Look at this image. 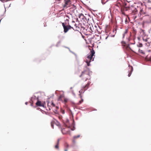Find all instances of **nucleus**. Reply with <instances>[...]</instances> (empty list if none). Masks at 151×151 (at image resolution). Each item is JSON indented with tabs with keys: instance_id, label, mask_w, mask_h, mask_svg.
<instances>
[{
	"instance_id": "5701e85b",
	"label": "nucleus",
	"mask_w": 151,
	"mask_h": 151,
	"mask_svg": "<svg viewBox=\"0 0 151 151\" xmlns=\"http://www.w3.org/2000/svg\"><path fill=\"white\" fill-rule=\"evenodd\" d=\"M27 103H28L27 102H25V104L26 105H27Z\"/></svg>"
},
{
	"instance_id": "72a5a7b5",
	"label": "nucleus",
	"mask_w": 151,
	"mask_h": 151,
	"mask_svg": "<svg viewBox=\"0 0 151 151\" xmlns=\"http://www.w3.org/2000/svg\"><path fill=\"white\" fill-rule=\"evenodd\" d=\"M90 29H91V27H90Z\"/></svg>"
},
{
	"instance_id": "412c9836",
	"label": "nucleus",
	"mask_w": 151,
	"mask_h": 151,
	"mask_svg": "<svg viewBox=\"0 0 151 151\" xmlns=\"http://www.w3.org/2000/svg\"><path fill=\"white\" fill-rule=\"evenodd\" d=\"M90 71V70H89V69L88 68H87V71H88H88Z\"/></svg>"
},
{
	"instance_id": "2eb2a0df",
	"label": "nucleus",
	"mask_w": 151,
	"mask_h": 151,
	"mask_svg": "<svg viewBox=\"0 0 151 151\" xmlns=\"http://www.w3.org/2000/svg\"><path fill=\"white\" fill-rule=\"evenodd\" d=\"M55 121L57 122V123L56 124V125L57 126H59L60 123L58 122H57V121L56 120H55Z\"/></svg>"
},
{
	"instance_id": "0eeeda50",
	"label": "nucleus",
	"mask_w": 151,
	"mask_h": 151,
	"mask_svg": "<svg viewBox=\"0 0 151 151\" xmlns=\"http://www.w3.org/2000/svg\"><path fill=\"white\" fill-rule=\"evenodd\" d=\"M65 127H68L69 128H70V126L69 125V121L68 119H67L65 121Z\"/></svg>"
},
{
	"instance_id": "39448f33",
	"label": "nucleus",
	"mask_w": 151,
	"mask_h": 151,
	"mask_svg": "<svg viewBox=\"0 0 151 151\" xmlns=\"http://www.w3.org/2000/svg\"><path fill=\"white\" fill-rule=\"evenodd\" d=\"M70 4V0H67L65 1V4L64 7L66 8L68 7L69 6V5Z\"/></svg>"
},
{
	"instance_id": "a211bd4d",
	"label": "nucleus",
	"mask_w": 151,
	"mask_h": 151,
	"mask_svg": "<svg viewBox=\"0 0 151 151\" xmlns=\"http://www.w3.org/2000/svg\"><path fill=\"white\" fill-rule=\"evenodd\" d=\"M52 122H51V127H52V128H53V125H52Z\"/></svg>"
},
{
	"instance_id": "cd10ccee",
	"label": "nucleus",
	"mask_w": 151,
	"mask_h": 151,
	"mask_svg": "<svg viewBox=\"0 0 151 151\" xmlns=\"http://www.w3.org/2000/svg\"><path fill=\"white\" fill-rule=\"evenodd\" d=\"M72 87H71L70 88V89H72Z\"/></svg>"
},
{
	"instance_id": "9b49d317",
	"label": "nucleus",
	"mask_w": 151,
	"mask_h": 151,
	"mask_svg": "<svg viewBox=\"0 0 151 151\" xmlns=\"http://www.w3.org/2000/svg\"><path fill=\"white\" fill-rule=\"evenodd\" d=\"M59 139H58V140L57 144L55 146V148H56L58 149V144H59Z\"/></svg>"
},
{
	"instance_id": "6e6552de",
	"label": "nucleus",
	"mask_w": 151,
	"mask_h": 151,
	"mask_svg": "<svg viewBox=\"0 0 151 151\" xmlns=\"http://www.w3.org/2000/svg\"><path fill=\"white\" fill-rule=\"evenodd\" d=\"M86 70H84L83 72H82L81 75L80 76V77H81V76H84V75H88V72L87 73H86Z\"/></svg>"
},
{
	"instance_id": "20e7f679",
	"label": "nucleus",
	"mask_w": 151,
	"mask_h": 151,
	"mask_svg": "<svg viewBox=\"0 0 151 151\" xmlns=\"http://www.w3.org/2000/svg\"><path fill=\"white\" fill-rule=\"evenodd\" d=\"M61 131L63 134H68L70 130L68 128H66L65 129L63 128L62 129Z\"/></svg>"
},
{
	"instance_id": "f8f14e48",
	"label": "nucleus",
	"mask_w": 151,
	"mask_h": 151,
	"mask_svg": "<svg viewBox=\"0 0 151 151\" xmlns=\"http://www.w3.org/2000/svg\"><path fill=\"white\" fill-rule=\"evenodd\" d=\"M31 99L32 101L33 100L35 99L36 96H33L31 98Z\"/></svg>"
},
{
	"instance_id": "423d86ee",
	"label": "nucleus",
	"mask_w": 151,
	"mask_h": 151,
	"mask_svg": "<svg viewBox=\"0 0 151 151\" xmlns=\"http://www.w3.org/2000/svg\"><path fill=\"white\" fill-rule=\"evenodd\" d=\"M36 105L37 106L44 107V105L43 104L41 103V102L40 101H38L36 103Z\"/></svg>"
},
{
	"instance_id": "7c9ffc66",
	"label": "nucleus",
	"mask_w": 151,
	"mask_h": 151,
	"mask_svg": "<svg viewBox=\"0 0 151 151\" xmlns=\"http://www.w3.org/2000/svg\"><path fill=\"white\" fill-rule=\"evenodd\" d=\"M129 40H129V39H128V41H129Z\"/></svg>"
},
{
	"instance_id": "1a4fd4ad",
	"label": "nucleus",
	"mask_w": 151,
	"mask_h": 151,
	"mask_svg": "<svg viewBox=\"0 0 151 151\" xmlns=\"http://www.w3.org/2000/svg\"><path fill=\"white\" fill-rule=\"evenodd\" d=\"M127 32H128V29H126L124 34H123V37H122L123 39L124 37H125L126 34H127Z\"/></svg>"
},
{
	"instance_id": "c85d7f7f",
	"label": "nucleus",
	"mask_w": 151,
	"mask_h": 151,
	"mask_svg": "<svg viewBox=\"0 0 151 151\" xmlns=\"http://www.w3.org/2000/svg\"><path fill=\"white\" fill-rule=\"evenodd\" d=\"M2 2H3L2 0H0Z\"/></svg>"
},
{
	"instance_id": "ddd939ff",
	"label": "nucleus",
	"mask_w": 151,
	"mask_h": 151,
	"mask_svg": "<svg viewBox=\"0 0 151 151\" xmlns=\"http://www.w3.org/2000/svg\"><path fill=\"white\" fill-rule=\"evenodd\" d=\"M80 137V135H78V136H74L73 137V138H74V139H76V138H78V137Z\"/></svg>"
},
{
	"instance_id": "4be33fe9",
	"label": "nucleus",
	"mask_w": 151,
	"mask_h": 151,
	"mask_svg": "<svg viewBox=\"0 0 151 151\" xmlns=\"http://www.w3.org/2000/svg\"><path fill=\"white\" fill-rule=\"evenodd\" d=\"M82 91H81V90L79 91V92L80 93H82Z\"/></svg>"
},
{
	"instance_id": "7ed1b4c3",
	"label": "nucleus",
	"mask_w": 151,
	"mask_h": 151,
	"mask_svg": "<svg viewBox=\"0 0 151 151\" xmlns=\"http://www.w3.org/2000/svg\"><path fill=\"white\" fill-rule=\"evenodd\" d=\"M48 107L49 108V110H50L52 107H55V105L51 101V102H48L47 103Z\"/></svg>"
},
{
	"instance_id": "b1692460",
	"label": "nucleus",
	"mask_w": 151,
	"mask_h": 151,
	"mask_svg": "<svg viewBox=\"0 0 151 151\" xmlns=\"http://www.w3.org/2000/svg\"><path fill=\"white\" fill-rule=\"evenodd\" d=\"M71 130H74V129H71Z\"/></svg>"
},
{
	"instance_id": "bb28decb",
	"label": "nucleus",
	"mask_w": 151,
	"mask_h": 151,
	"mask_svg": "<svg viewBox=\"0 0 151 151\" xmlns=\"http://www.w3.org/2000/svg\"><path fill=\"white\" fill-rule=\"evenodd\" d=\"M65 151H67V150L66 149L65 150Z\"/></svg>"
},
{
	"instance_id": "dca6fc26",
	"label": "nucleus",
	"mask_w": 151,
	"mask_h": 151,
	"mask_svg": "<svg viewBox=\"0 0 151 151\" xmlns=\"http://www.w3.org/2000/svg\"><path fill=\"white\" fill-rule=\"evenodd\" d=\"M90 83H88L85 86V87H88Z\"/></svg>"
},
{
	"instance_id": "f3484780",
	"label": "nucleus",
	"mask_w": 151,
	"mask_h": 151,
	"mask_svg": "<svg viewBox=\"0 0 151 151\" xmlns=\"http://www.w3.org/2000/svg\"><path fill=\"white\" fill-rule=\"evenodd\" d=\"M143 41H145V42H147V39H146L145 40H144V39H143Z\"/></svg>"
},
{
	"instance_id": "9d476101",
	"label": "nucleus",
	"mask_w": 151,
	"mask_h": 151,
	"mask_svg": "<svg viewBox=\"0 0 151 151\" xmlns=\"http://www.w3.org/2000/svg\"><path fill=\"white\" fill-rule=\"evenodd\" d=\"M133 67H132L131 66V70L130 71V72L128 74V76L129 77L130 76H131V74H132V71H133Z\"/></svg>"
},
{
	"instance_id": "f03ea898",
	"label": "nucleus",
	"mask_w": 151,
	"mask_h": 151,
	"mask_svg": "<svg viewBox=\"0 0 151 151\" xmlns=\"http://www.w3.org/2000/svg\"><path fill=\"white\" fill-rule=\"evenodd\" d=\"M62 25L63 27L64 32L65 33L67 32L69 29L73 28L72 27L69 25H65L64 23H62Z\"/></svg>"
},
{
	"instance_id": "6ab92c4d",
	"label": "nucleus",
	"mask_w": 151,
	"mask_h": 151,
	"mask_svg": "<svg viewBox=\"0 0 151 151\" xmlns=\"http://www.w3.org/2000/svg\"><path fill=\"white\" fill-rule=\"evenodd\" d=\"M83 100L82 99L81 101H80V103H81L82 102H83Z\"/></svg>"
},
{
	"instance_id": "c756f323",
	"label": "nucleus",
	"mask_w": 151,
	"mask_h": 151,
	"mask_svg": "<svg viewBox=\"0 0 151 151\" xmlns=\"http://www.w3.org/2000/svg\"><path fill=\"white\" fill-rule=\"evenodd\" d=\"M73 93L74 95V94H74V93H73Z\"/></svg>"
},
{
	"instance_id": "393cba45",
	"label": "nucleus",
	"mask_w": 151,
	"mask_h": 151,
	"mask_svg": "<svg viewBox=\"0 0 151 151\" xmlns=\"http://www.w3.org/2000/svg\"><path fill=\"white\" fill-rule=\"evenodd\" d=\"M87 79H88V78H86V79L85 81H86Z\"/></svg>"
},
{
	"instance_id": "473e14b6",
	"label": "nucleus",
	"mask_w": 151,
	"mask_h": 151,
	"mask_svg": "<svg viewBox=\"0 0 151 151\" xmlns=\"http://www.w3.org/2000/svg\"><path fill=\"white\" fill-rule=\"evenodd\" d=\"M61 97V96H60V98Z\"/></svg>"
},
{
	"instance_id": "f704fd0d",
	"label": "nucleus",
	"mask_w": 151,
	"mask_h": 151,
	"mask_svg": "<svg viewBox=\"0 0 151 151\" xmlns=\"http://www.w3.org/2000/svg\"><path fill=\"white\" fill-rule=\"evenodd\" d=\"M64 112H63V113L64 114Z\"/></svg>"
},
{
	"instance_id": "f257e3e1",
	"label": "nucleus",
	"mask_w": 151,
	"mask_h": 151,
	"mask_svg": "<svg viewBox=\"0 0 151 151\" xmlns=\"http://www.w3.org/2000/svg\"><path fill=\"white\" fill-rule=\"evenodd\" d=\"M95 53V52L94 51V50H91V51L90 54L89 55H88L87 57V59L86 62L87 63L88 66L90 65V62H91V60H93L94 59H93V58Z\"/></svg>"
},
{
	"instance_id": "a878e982",
	"label": "nucleus",
	"mask_w": 151,
	"mask_h": 151,
	"mask_svg": "<svg viewBox=\"0 0 151 151\" xmlns=\"http://www.w3.org/2000/svg\"><path fill=\"white\" fill-rule=\"evenodd\" d=\"M131 44H134V43H131Z\"/></svg>"
},
{
	"instance_id": "2f4dec72",
	"label": "nucleus",
	"mask_w": 151,
	"mask_h": 151,
	"mask_svg": "<svg viewBox=\"0 0 151 151\" xmlns=\"http://www.w3.org/2000/svg\"><path fill=\"white\" fill-rule=\"evenodd\" d=\"M37 99L38 100V97H37Z\"/></svg>"
},
{
	"instance_id": "aec40b11",
	"label": "nucleus",
	"mask_w": 151,
	"mask_h": 151,
	"mask_svg": "<svg viewBox=\"0 0 151 151\" xmlns=\"http://www.w3.org/2000/svg\"><path fill=\"white\" fill-rule=\"evenodd\" d=\"M140 47H142V44H140Z\"/></svg>"
},
{
	"instance_id": "4468645a",
	"label": "nucleus",
	"mask_w": 151,
	"mask_h": 151,
	"mask_svg": "<svg viewBox=\"0 0 151 151\" xmlns=\"http://www.w3.org/2000/svg\"><path fill=\"white\" fill-rule=\"evenodd\" d=\"M55 107H56V110H55H55H55L54 112H55V113H56V112L57 111V109H58L59 108H58V106H55Z\"/></svg>"
}]
</instances>
